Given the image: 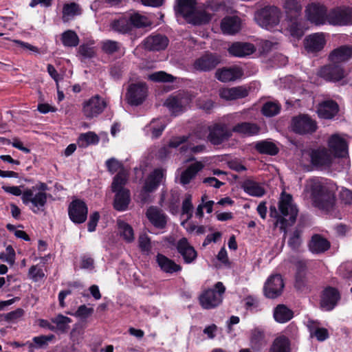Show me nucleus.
Wrapping results in <instances>:
<instances>
[{"label": "nucleus", "mask_w": 352, "mask_h": 352, "mask_svg": "<svg viewBox=\"0 0 352 352\" xmlns=\"http://www.w3.org/2000/svg\"><path fill=\"white\" fill-rule=\"evenodd\" d=\"M306 188L311 192L313 201L316 207L330 212L336 204L335 186L323 179L313 178L307 181Z\"/></svg>", "instance_id": "1"}, {"label": "nucleus", "mask_w": 352, "mask_h": 352, "mask_svg": "<svg viewBox=\"0 0 352 352\" xmlns=\"http://www.w3.org/2000/svg\"><path fill=\"white\" fill-rule=\"evenodd\" d=\"M47 190H48V187L43 182H39L30 188L25 189L21 197L23 203L26 206H30V208L34 213L44 211L49 196L45 192Z\"/></svg>", "instance_id": "2"}, {"label": "nucleus", "mask_w": 352, "mask_h": 352, "mask_svg": "<svg viewBox=\"0 0 352 352\" xmlns=\"http://www.w3.org/2000/svg\"><path fill=\"white\" fill-rule=\"evenodd\" d=\"M278 208L282 217L276 219V226L285 230L295 222L298 214V209L293 203L292 195L283 192L278 202Z\"/></svg>", "instance_id": "3"}, {"label": "nucleus", "mask_w": 352, "mask_h": 352, "mask_svg": "<svg viewBox=\"0 0 352 352\" xmlns=\"http://www.w3.org/2000/svg\"><path fill=\"white\" fill-rule=\"evenodd\" d=\"M226 287L221 282H217L214 287L202 291L199 296V302L204 309H212L219 306L223 301Z\"/></svg>", "instance_id": "4"}, {"label": "nucleus", "mask_w": 352, "mask_h": 352, "mask_svg": "<svg viewBox=\"0 0 352 352\" xmlns=\"http://www.w3.org/2000/svg\"><path fill=\"white\" fill-rule=\"evenodd\" d=\"M281 16L280 10L276 6H265L255 14V20L262 28L270 29L278 24Z\"/></svg>", "instance_id": "5"}, {"label": "nucleus", "mask_w": 352, "mask_h": 352, "mask_svg": "<svg viewBox=\"0 0 352 352\" xmlns=\"http://www.w3.org/2000/svg\"><path fill=\"white\" fill-rule=\"evenodd\" d=\"M147 96V87L145 82H139L129 85L125 96L127 102L133 106L142 104Z\"/></svg>", "instance_id": "6"}, {"label": "nucleus", "mask_w": 352, "mask_h": 352, "mask_svg": "<svg viewBox=\"0 0 352 352\" xmlns=\"http://www.w3.org/2000/svg\"><path fill=\"white\" fill-rule=\"evenodd\" d=\"M232 135V131L223 123H214L209 126L208 140L213 145H219L228 140Z\"/></svg>", "instance_id": "7"}, {"label": "nucleus", "mask_w": 352, "mask_h": 352, "mask_svg": "<svg viewBox=\"0 0 352 352\" xmlns=\"http://www.w3.org/2000/svg\"><path fill=\"white\" fill-rule=\"evenodd\" d=\"M327 23L332 25H348L352 24V9L336 8L327 12Z\"/></svg>", "instance_id": "8"}, {"label": "nucleus", "mask_w": 352, "mask_h": 352, "mask_svg": "<svg viewBox=\"0 0 352 352\" xmlns=\"http://www.w3.org/2000/svg\"><path fill=\"white\" fill-rule=\"evenodd\" d=\"M305 16L311 23L316 25H324L327 21V10L322 4L311 3L305 9Z\"/></svg>", "instance_id": "9"}, {"label": "nucleus", "mask_w": 352, "mask_h": 352, "mask_svg": "<svg viewBox=\"0 0 352 352\" xmlns=\"http://www.w3.org/2000/svg\"><path fill=\"white\" fill-rule=\"evenodd\" d=\"M292 127L296 133L311 134L316 131L317 124L307 115H300L292 119Z\"/></svg>", "instance_id": "10"}, {"label": "nucleus", "mask_w": 352, "mask_h": 352, "mask_svg": "<svg viewBox=\"0 0 352 352\" xmlns=\"http://www.w3.org/2000/svg\"><path fill=\"white\" fill-rule=\"evenodd\" d=\"M107 107V102L99 95H95L82 104V112L88 118L98 116Z\"/></svg>", "instance_id": "11"}, {"label": "nucleus", "mask_w": 352, "mask_h": 352, "mask_svg": "<svg viewBox=\"0 0 352 352\" xmlns=\"http://www.w3.org/2000/svg\"><path fill=\"white\" fill-rule=\"evenodd\" d=\"M285 287L283 279L280 274H273L266 280L263 292L265 297L271 299L280 296Z\"/></svg>", "instance_id": "12"}, {"label": "nucleus", "mask_w": 352, "mask_h": 352, "mask_svg": "<svg viewBox=\"0 0 352 352\" xmlns=\"http://www.w3.org/2000/svg\"><path fill=\"white\" fill-rule=\"evenodd\" d=\"M220 62L221 58L219 55L207 52L195 60L193 68L199 72H209L214 69Z\"/></svg>", "instance_id": "13"}, {"label": "nucleus", "mask_w": 352, "mask_h": 352, "mask_svg": "<svg viewBox=\"0 0 352 352\" xmlns=\"http://www.w3.org/2000/svg\"><path fill=\"white\" fill-rule=\"evenodd\" d=\"M68 213L70 219L74 223H82L87 219L88 208L84 201L76 199L69 204Z\"/></svg>", "instance_id": "14"}, {"label": "nucleus", "mask_w": 352, "mask_h": 352, "mask_svg": "<svg viewBox=\"0 0 352 352\" xmlns=\"http://www.w3.org/2000/svg\"><path fill=\"white\" fill-rule=\"evenodd\" d=\"M340 299V293L336 288L327 287L321 296L320 307L325 311H331L337 305Z\"/></svg>", "instance_id": "15"}, {"label": "nucleus", "mask_w": 352, "mask_h": 352, "mask_svg": "<svg viewBox=\"0 0 352 352\" xmlns=\"http://www.w3.org/2000/svg\"><path fill=\"white\" fill-rule=\"evenodd\" d=\"M168 42L169 40L165 35L157 34L150 35L144 38L143 45L147 50L161 51L166 48Z\"/></svg>", "instance_id": "16"}, {"label": "nucleus", "mask_w": 352, "mask_h": 352, "mask_svg": "<svg viewBox=\"0 0 352 352\" xmlns=\"http://www.w3.org/2000/svg\"><path fill=\"white\" fill-rule=\"evenodd\" d=\"M318 74L327 80L339 81L344 78V72L341 66L333 63L321 67Z\"/></svg>", "instance_id": "17"}, {"label": "nucleus", "mask_w": 352, "mask_h": 352, "mask_svg": "<svg viewBox=\"0 0 352 352\" xmlns=\"http://www.w3.org/2000/svg\"><path fill=\"white\" fill-rule=\"evenodd\" d=\"M326 41L324 33H315L307 36L304 41L305 50L310 53H316L321 51Z\"/></svg>", "instance_id": "18"}, {"label": "nucleus", "mask_w": 352, "mask_h": 352, "mask_svg": "<svg viewBox=\"0 0 352 352\" xmlns=\"http://www.w3.org/2000/svg\"><path fill=\"white\" fill-rule=\"evenodd\" d=\"M328 145L329 151L335 157H343L347 153V144L346 141L337 134L330 137Z\"/></svg>", "instance_id": "19"}, {"label": "nucleus", "mask_w": 352, "mask_h": 352, "mask_svg": "<svg viewBox=\"0 0 352 352\" xmlns=\"http://www.w3.org/2000/svg\"><path fill=\"white\" fill-rule=\"evenodd\" d=\"M352 58V46L342 45L333 50L329 56V60L334 64L349 61Z\"/></svg>", "instance_id": "20"}, {"label": "nucleus", "mask_w": 352, "mask_h": 352, "mask_svg": "<svg viewBox=\"0 0 352 352\" xmlns=\"http://www.w3.org/2000/svg\"><path fill=\"white\" fill-rule=\"evenodd\" d=\"M177 250L186 263H192L197 256L196 250L189 244L186 238H182L178 241Z\"/></svg>", "instance_id": "21"}, {"label": "nucleus", "mask_w": 352, "mask_h": 352, "mask_svg": "<svg viewBox=\"0 0 352 352\" xmlns=\"http://www.w3.org/2000/svg\"><path fill=\"white\" fill-rule=\"evenodd\" d=\"M309 250L314 254H322L327 251L330 247V242L321 236L316 234L311 236L308 244Z\"/></svg>", "instance_id": "22"}, {"label": "nucleus", "mask_w": 352, "mask_h": 352, "mask_svg": "<svg viewBox=\"0 0 352 352\" xmlns=\"http://www.w3.org/2000/svg\"><path fill=\"white\" fill-rule=\"evenodd\" d=\"M256 50L254 45L249 43L236 42L228 48L230 54L236 57H245L253 54Z\"/></svg>", "instance_id": "23"}, {"label": "nucleus", "mask_w": 352, "mask_h": 352, "mask_svg": "<svg viewBox=\"0 0 352 352\" xmlns=\"http://www.w3.org/2000/svg\"><path fill=\"white\" fill-rule=\"evenodd\" d=\"M188 103V98L183 94H178L175 96L168 97L164 104L168 108L172 113L176 114L183 111L184 107Z\"/></svg>", "instance_id": "24"}, {"label": "nucleus", "mask_w": 352, "mask_h": 352, "mask_svg": "<svg viewBox=\"0 0 352 352\" xmlns=\"http://www.w3.org/2000/svg\"><path fill=\"white\" fill-rule=\"evenodd\" d=\"M241 76L242 72L238 67H224L217 70L215 73V77L223 82L236 80Z\"/></svg>", "instance_id": "25"}, {"label": "nucleus", "mask_w": 352, "mask_h": 352, "mask_svg": "<svg viewBox=\"0 0 352 352\" xmlns=\"http://www.w3.org/2000/svg\"><path fill=\"white\" fill-rule=\"evenodd\" d=\"M164 175V170L159 168L154 170L146 179L143 187V191L145 192H151L154 191L158 187Z\"/></svg>", "instance_id": "26"}, {"label": "nucleus", "mask_w": 352, "mask_h": 352, "mask_svg": "<svg viewBox=\"0 0 352 352\" xmlns=\"http://www.w3.org/2000/svg\"><path fill=\"white\" fill-rule=\"evenodd\" d=\"M241 26V19L237 16L225 17L221 23V28L223 33L234 34L238 32Z\"/></svg>", "instance_id": "27"}, {"label": "nucleus", "mask_w": 352, "mask_h": 352, "mask_svg": "<svg viewBox=\"0 0 352 352\" xmlns=\"http://www.w3.org/2000/svg\"><path fill=\"white\" fill-rule=\"evenodd\" d=\"M317 112L320 118L331 119L338 112V105L333 100H327L320 104Z\"/></svg>", "instance_id": "28"}, {"label": "nucleus", "mask_w": 352, "mask_h": 352, "mask_svg": "<svg viewBox=\"0 0 352 352\" xmlns=\"http://www.w3.org/2000/svg\"><path fill=\"white\" fill-rule=\"evenodd\" d=\"M146 216L151 223L156 228L163 229L166 226V216L156 208L147 210Z\"/></svg>", "instance_id": "29"}, {"label": "nucleus", "mask_w": 352, "mask_h": 352, "mask_svg": "<svg viewBox=\"0 0 352 352\" xmlns=\"http://www.w3.org/2000/svg\"><path fill=\"white\" fill-rule=\"evenodd\" d=\"M156 261L160 269L166 273L173 274L182 270L179 265L176 264L173 261L162 254L157 255Z\"/></svg>", "instance_id": "30"}, {"label": "nucleus", "mask_w": 352, "mask_h": 352, "mask_svg": "<svg viewBox=\"0 0 352 352\" xmlns=\"http://www.w3.org/2000/svg\"><path fill=\"white\" fill-rule=\"evenodd\" d=\"M332 160L331 153L327 148L314 151L311 154L313 164L318 166L329 165Z\"/></svg>", "instance_id": "31"}, {"label": "nucleus", "mask_w": 352, "mask_h": 352, "mask_svg": "<svg viewBox=\"0 0 352 352\" xmlns=\"http://www.w3.org/2000/svg\"><path fill=\"white\" fill-rule=\"evenodd\" d=\"M116 193L113 200V207L118 211H124L128 208L130 202L129 190H119Z\"/></svg>", "instance_id": "32"}, {"label": "nucleus", "mask_w": 352, "mask_h": 352, "mask_svg": "<svg viewBox=\"0 0 352 352\" xmlns=\"http://www.w3.org/2000/svg\"><path fill=\"white\" fill-rule=\"evenodd\" d=\"M177 11L186 19L190 20L195 10V0H177Z\"/></svg>", "instance_id": "33"}, {"label": "nucleus", "mask_w": 352, "mask_h": 352, "mask_svg": "<svg viewBox=\"0 0 352 352\" xmlns=\"http://www.w3.org/2000/svg\"><path fill=\"white\" fill-rule=\"evenodd\" d=\"M243 190L251 196L261 197L265 194L264 188L253 179H248L241 185Z\"/></svg>", "instance_id": "34"}, {"label": "nucleus", "mask_w": 352, "mask_h": 352, "mask_svg": "<svg viewBox=\"0 0 352 352\" xmlns=\"http://www.w3.org/2000/svg\"><path fill=\"white\" fill-rule=\"evenodd\" d=\"M269 352H292L291 342L285 336H280L273 341Z\"/></svg>", "instance_id": "35"}, {"label": "nucleus", "mask_w": 352, "mask_h": 352, "mask_svg": "<svg viewBox=\"0 0 352 352\" xmlns=\"http://www.w3.org/2000/svg\"><path fill=\"white\" fill-rule=\"evenodd\" d=\"M283 8L290 20L298 17L302 11V6L299 0H285Z\"/></svg>", "instance_id": "36"}, {"label": "nucleus", "mask_w": 352, "mask_h": 352, "mask_svg": "<svg viewBox=\"0 0 352 352\" xmlns=\"http://www.w3.org/2000/svg\"><path fill=\"white\" fill-rule=\"evenodd\" d=\"M203 167L204 165L199 162H197L190 165L182 173L180 182L184 185L189 184L191 179L195 177L197 173L200 171Z\"/></svg>", "instance_id": "37"}, {"label": "nucleus", "mask_w": 352, "mask_h": 352, "mask_svg": "<svg viewBox=\"0 0 352 352\" xmlns=\"http://www.w3.org/2000/svg\"><path fill=\"white\" fill-rule=\"evenodd\" d=\"M294 316L293 311L285 305H278L274 309V318L279 323H285L290 320Z\"/></svg>", "instance_id": "38"}, {"label": "nucleus", "mask_w": 352, "mask_h": 352, "mask_svg": "<svg viewBox=\"0 0 352 352\" xmlns=\"http://www.w3.org/2000/svg\"><path fill=\"white\" fill-rule=\"evenodd\" d=\"M62 12V19L63 22H68L74 16L80 15L82 10L78 4L72 2L64 4Z\"/></svg>", "instance_id": "39"}, {"label": "nucleus", "mask_w": 352, "mask_h": 352, "mask_svg": "<svg viewBox=\"0 0 352 352\" xmlns=\"http://www.w3.org/2000/svg\"><path fill=\"white\" fill-rule=\"evenodd\" d=\"M232 131L250 136L257 134L259 127L256 124L241 122L235 125Z\"/></svg>", "instance_id": "40"}, {"label": "nucleus", "mask_w": 352, "mask_h": 352, "mask_svg": "<svg viewBox=\"0 0 352 352\" xmlns=\"http://www.w3.org/2000/svg\"><path fill=\"white\" fill-rule=\"evenodd\" d=\"M257 151L262 154L275 155L278 153V148L276 145L267 140L258 142L255 145Z\"/></svg>", "instance_id": "41"}, {"label": "nucleus", "mask_w": 352, "mask_h": 352, "mask_svg": "<svg viewBox=\"0 0 352 352\" xmlns=\"http://www.w3.org/2000/svg\"><path fill=\"white\" fill-rule=\"evenodd\" d=\"M111 27L116 32L125 34L131 30V23L129 17H121L112 21Z\"/></svg>", "instance_id": "42"}, {"label": "nucleus", "mask_w": 352, "mask_h": 352, "mask_svg": "<svg viewBox=\"0 0 352 352\" xmlns=\"http://www.w3.org/2000/svg\"><path fill=\"white\" fill-rule=\"evenodd\" d=\"M61 41L65 47H76L79 43V38L73 30H67L61 35Z\"/></svg>", "instance_id": "43"}, {"label": "nucleus", "mask_w": 352, "mask_h": 352, "mask_svg": "<svg viewBox=\"0 0 352 352\" xmlns=\"http://www.w3.org/2000/svg\"><path fill=\"white\" fill-rule=\"evenodd\" d=\"M118 230L120 235L127 241L134 240V232L132 227L123 221H118Z\"/></svg>", "instance_id": "44"}, {"label": "nucleus", "mask_w": 352, "mask_h": 352, "mask_svg": "<svg viewBox=\"0 0 352 352\" xmlns=\"http://www.w3.org/2000/svg\"><path fill=\"white\" fill-rule=\"evenodd\" d=\"M211 19L212 14L206 10H195L190 21L195 25H202L209 23Z\"/></svg>", "instance_id": "45"}, {"label": "nucleus", "mask_w": 352, "mask_h": 352, "mask_svg": "<svg viewBox=\"0 0 352 352\" xmlns=\"http://www.w3.org/2000/svg\"><path fill=\"white\" fill-rule=\"evenodd\" d=\"M99 142L98 135L91 131L82 133L78 138V144L82 147H87L90 144H96Z\"/></svg>", "instance_id": "46"}, {"label": "nucleus", "mask_w": 352, "mask_h": 352, "mask_svg": "<svg viewBox=\"0 0 352 352\" xmlns=\"http://www.w3.org/2000/svg\"><path fill=\"white\" fill-rule=\"evenodd\" d=\"M127 181V177L124 172H119L113 178L111 184V189L113 192L119 190H129L124 188V186Z\"/></svg>", "instance_id": "47"}, {"label": "nucleus", "mask_w": 352, "mask_h": 352, "mask_svg": "<svg viewBox=\"0 0 352 352\" xmlns=\"http://www.w3.org/2000/svg\"><path fill=\"white\" fill-rule=\"evenodd\" d=\"M130 22L131 23V28H144L151 25V22L145 16L141 15L139 13H134L129 16Z\"/></svg>", "instance_id": "48"}, {"label": "nucleus", "mask_w": 352, "mask_h": 352, "mask_svg": "<svg viewBox=\"0 0 352 352\" xmlns=\"http://www.w3.org/2000/svg\"><path fill=\"white\" fill-rule=\"evenodd\" d=\"M228 0H208L203 4L205 10H210L212 12H219L224 10L226 7Z\"/></svg>", "instance_id": "49"}, {"label": "nucleus", "mask_w": 352, "mask_h": 352, "mask_svg": "<svg viewBox=\"0 0 352 352\" xmlns=\"http://www.w3.org/2000/svg\"><path fill=\"white\" fill-rule=\"evenodd\" d=\"M262 113L267 117H273L280 111V105L274 102H267L262 107Z\"/></svg>", "instance_id": "50"}, {"label": "nucleus", "mask_w": 352, "mask_h": 352, "mask_svg": "<svg viewBox=\"0 0 352 352\" xmlns=\"http://www.w3.org/2000/svg\"><path fill=\"white\" fill-rule=\"evenodd\" d=\"M52 322L56 324V331L65 332L69 328L68 324L72 322V320L67 316L59 314L56 318H52Z\"/></svg>", "instance_id": "51"}, {"label": "nucleus", "mask_w": 352, "mask_h": 352, "mask_svg": "<svg viewBox=\"0 0 352 352\" xmlns=\"http://www.w3.org/2000/svg\"><path fill=\"white\" fill-rule=\"evenodd\" d=\"M252 345L255 348H260L265 343L264 331L255 329L252 331L250 338Z\"/></svg>", "instance_id": "52"}, {"label": "nucleus", "mask_w": 352, "mask_h": 352, "mask_svg": "<svg viewBox=\"0 0 352 352\" xmlns=\"http://www.w3.org/2000/svg\"><path fill=\"white\" fill-rule=\"evenodd\" d=\"M148 78L154 82H173L175 78L171 74H168L165 72H157L149 75Z\"/></svg>", "instance_id": "53"}, {"label": "nucleus", "mask_w": 352, "mask_h": 352, "mask_svg": "<svg viewBox=\"0 0 352 352\" xmlns=\"http://www.w3.org/2000/svg\"><path fill=\"white\" fill-rule=\"evenodd\" d=\"M121 44L117 41L107 40L102 43V50L108 54H112L120 50Z\"/></svg>", "instance_id": "54"}, {"label": "nucleus", "mask_w": 352, "mask_h": 352, "mask_svg": "<svg viewBox=\"0 0 352 352\" xmlns=\"http://www.w3.org/2000/svg\"><path fill=\"white\" fill-rule=\"evenodd\" d=\"M24 310L21 308H17L14 311H10L6 314H2L3 321L14 322L18 321L24 315Z\"/></svg>", "instance_id": "55"}, {"label": "nucleus", "mask_w": 352, "mask_h": 352, "mask_svg": "<svg viewBox=\"0 0 352 352\" xmlns=\"http://www.w3.org/2000/svg\"><path fill=\"white\" fill-rule=\"evenodd\" d=\"M192 196L190 194H186L185 199L182 203V214L186 215V219H189L192 216Z\"/></svg>", "instance_id": "56"}, {"label": "nucleus", "mask_w": 352, "mask_h": 352, "mask_svg": "<svg viewBox=\"0 0 352 352\" xmlns=\"http://www.w3.org/2000/svg\"><path fill=\"white\" fill-rule=\"evenodd\" d=\"M302 243L301 240V232L300 231L296 230L291 234L289 240L288 245L293 250H298Z\"/></svg>", "instance_id": "57"}, {"label": "nucleus", "mask_w": 352, "mask_h": 352, "mask_svg": "<svg viewBox=\"0 0 352 352\" xmlns=\"http://www.w3.org/2000/svg\"><path fill=\"white\" fill-rule=\"evenodd\" d=\"M28 276L34 282H37L45 276V274L41 268L37 265H32L29 269Z\"/></svg>", "instance_id": "58"}, {"label": "nucleus", "mask_w": 352, "mask_h": 352, "mask_svg": "<svg viewBox=\"0 0 352 352\" xmlns=\"http://www.w3.org/2000/svg\"><path fill=\"white\" fill-rule=\"evenodd\" d=\"M105 164L108 171L112 174L122 168V164L114 157L107 160Z\"/></svg>", "instance_id": "59"}, {"label": "nucleus", "mask_w": 352, "mask_h": 352, "mask_svg": "<svg viewBox=\"0 0 352 352\" xmlns=\"http://www.w3.org/2000/svg\"><path fill=\"white\" fill-rule=\"evenodd\" d=\"M206 148L204 145L192 146L190 144L182 145L179 147V152L181 153H186L190 151L192 153H202Z\"/></svg>", "instance_id": "60"}, {"label": "nucleus", "mask_w": 352, "mask_h": 352, "mask_svg": "<svg viewBox=\"0 0 352 352\" xmlns=\"http://www.w3.org/2000/svg\"><path fill=\"white\" fill-rule=\"evenodd\" d=\"M94 312V309L88 307L85 305H80L77 311L73 314L77 318L85 319L91 316Z\"/></svg>", "instance_id": "61"}, {"label": "nucleus", "mask_w": 352, "mask_h": 352, "mask_svg": "<svg viewBox=\"0 0 352 352\" xmlns=\"http://www.w3.org/2000/svg\"><path fill=\"white\" fill-rule=\"evenodd\" d=\"M155 121H153L148 126H147V129L151 131V135L153 138H159L163 131L164 130L166 126L163 123H160V125H155Z\"/></svg>", "instance_id": "62"}, {"label": "nucleus", "mask_w": 352, "mask_h": 352, "mask_svg": "<svg viewBox=\"0 0 352 352\" xmlns=\"http://www.w3.org/2000/svg\"><path fill=\"white\" fill-rule=\"evenodd\" d=\"M79 54L85 58H90L95 56L96 52L93 47L89 45H81L78 48Z\"/></svg>", "instance_id": "63"}, {"label": "nucleus", "mask_w": 352, "mask_h": 352, "mask_svg": "<svg viewBox=\"0 0 352 352\" xmlns=\"http://www.w3.org/2000/svg\"><path fill=\"white\" fill-rule=\"evenodd\" d=\"M291 21V24L289 27V30L291 35L298 38L301 37L303 35L304 32L300 23L296 21H293L292 19Z\"/></svg>", "instance_id": "64"}]
</instances>
